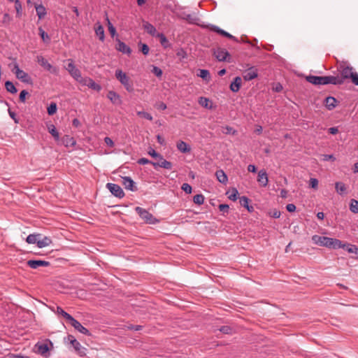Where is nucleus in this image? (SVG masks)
Returning a JSON list of instances; mask_svg holds the SVG:
<instances>
[{
    "label": "nucleus",
    "instance_id": "nucleus-1",
    "mask_svg": "<svg viewBox=\"0 0 358 358\" xmlns=\"http://www.w3.org/2000/svg\"><path fill=\"white\" fill-rule=\"evenodd\" d=\"M312 241L316 245L330 249H338L340 248L341 246V241L339 239L327 236L314 235L312 236Z\"/></svg>",
    "mask_w": 358,
    "mask_h": 358
},
{
    "label": "nucleus",
    "instance_id": "nucleus-2",
    "mask_svg": "<svg viewBox=\"0 0 358 358\" xmlns=\"http://www.w3.org/2000/svg\"><path fill=\"white\" fill-rule=\"evenodd\" d=\"M306 79L308 83L315 85L329 84L336 85L338 83V79L334 78V76H317L310 75L308 76Z\"/></svg>",
    "mask_w": 358,
    "mask_h": 358
},
{
    "label": "nucleus",
    "instance_id": "nucleus-3",
    "mask_svg": "<svg viewBox=\"0 0 358 358\" xmlns=\"http://www.w3.org/2000/svg\"><path fill=\"white\" fill-rule=\"evenodd\" d=\"M115 77L129 92H134L133 83L125 73L118 69L115 71Z\"/></svg>",
    "mask_w": 358,
    "mask_h": 358
},
{
    "label": "nucleus",
    "instance_id": "nucleus-4",
    "mask_svg": "<svg viewBox=\"0 0 358 358\" xmlns=\"http://www.w3.org/2000/svg\"><path fill=\"white\" fill-rule=\"evenodd\" d=\"M356 72L353 71V69L351 66H341V75L334 76V78L338 79V85H341L344 83L345 79L350 78L352 80V78Z\"/></svg>",
    "mask_w": 358,
    "mask_h": 358
},
{
    "label": "nucleus",
    "instance_id": "nucleus-5",
    "mask_svg": "<svg viewBox=\"0 0 358 358\" xmlns=\"http://www.w3.org/2000/svg\"><path fill=\"white\" fill-rule=\"evenodd\" d=\"M48 343H49L51 346L52 345V343L50 340H47L45 342L36 343L34 345V352L45 357H49L50 348Z\"/></svg>",
    "mask_w": 358,
    "mask_h": 358
},
{
    "label": "nucleus",
    "instance_id": "nucleus-6",
    "mask_svg": "<svg viewBox=\"0 0 358 358\" xmlns=\"http://www.w3.org/2000/svg\"><path fill=\"white\" fill-rule=\"evenodd\" d=\"M135 211L148 224H155L159 222L151 213L141 207H136Z\"/></svg>",
    "mask_w": 358,
    "mask_h": 358
},
{
    "label": "nucleus",
    "instance_id": "nucleus-7",
    "mask_svg": "<svg viewBox=\"0 0 358 358\" xmlns=\"http://www.w3.org/2000/svg\"><path fill=\"white\" fill-rule=\"evenodd\" d=\"M36 62L41 65L45 70L50 72L54 75L59 74V69L57 66H54L50 64L48 61L45 59L43 56L38 55L36 57Z\"/></svg>",
    "mask_w": 358,
    "mask_h": 358
},
{
    "label": "nucleus",
    "instance_id": "nucleus-8",
    "mask_svg": "<svg viewBox=\"0 0 358 358\" xmlns=\"http://www.w3.org/2000/svg\"><path fill=\"white\" fill-rule=\"evenodd\" d=\"M13 71H15L14 72L15 73L16 77L22 82L27 84L32 83L31 78L29 76L28 73L21 70L17 64L15 65Z\"/></svg>",
    "mask_w": 358,
    "mask_h": 358
},
{
    "label": "nucleus",
    "instance_id": "nucleus-9",
    "mask_svg": "<svg viewBox=\"0 0 358 358\" xmlns=\"http://www.w3.org/2000/svg\"><path fill=\"white\" fill-rule=\"evenodd\" d=\"M106 187L115 196L118 198L124 197V193L120 185L114 183H107Z\"/></svg>",
    "mask_w": 358,
    "mask_h": 358
},
{
    "label": "nucleus",
    "instance_id": "nucleus-10",
    "mask_svg": "<svg viewBox=\"0 0 358 358\" xmlns=\"http://www.w3.org/2000/svg\"><path fill=\"white\" fill-rule=\"evenodd\" d=\"M69 63L68 64L67 66L66 67V69L68 71L69 74L75 79H78V78H80V76L81 75L80 71L77 69L73 63V61L72 59H69Z\"/></svg>",
    "mask_w": 358,
    "mask_h": 358
},
{
    "label": "nucleus",
    "instance_id": "nucleus-11",
    "mask_svg": "<svg viewBox=\"0 0 358 358\" xmlns=\"http://www.w3.org/2000/svg\"><path fill=\"white\" fill-rule=\"evenodd\" d=\"M340 248L345 250L349 253L354 254L355 257L358 258V247L357 245L341 241Z\"/></svg>",
    "mask_w": 358,
    "mask_h": 358
},
{
    "label": "nucleus",
    "instance_id": "nucleus-12",
    "mask_svg": "<svg viewBox=\"0 0 358 358\" xmlns=\"http://www.w3.org/2000/svg\"><path fill=\"white\" fill-rule=\"evenodd\" d=\"M27 264L30 268L36 269L40 266H48L50 265V262L44 260L30 259L27 261Z\"/></svg>",
    "mask_w": 358,
    "mask_h": 358
},
{
    "label": "nucleus",
    "instance_id": "nucleus-13",
    "mask_svg": "<svg viewBox=\"0 0 358 358\" xmlns=\"http://www.w3.org/2000/svg\"><path fill=\"white\" fill-rule=\"evenodd\" d=\"M257 180L262 187H266L268 185V175L265 170L262 169L258 172Z\"/></svg>",
    "mask_w": 358,
    "mask_h": 358
},
{
    "label": "nucleus",
    "instance_id": "nucleus-14",
    "mask_svg": "<svg viewBox=\"0 0 358 358\" xmlns=\"http://www.w3.org/2000/svg\"><path fill=\"white\" fill-rule=\"evenodd\" d=\"M72 327H74V329L76 330H77L78 331H79L80 333L84 334V335H87V336H90V331L84 327L78 320H76L75 318L73 319V320H72V322H71L70 324Z\"/></svg>",
    "mask_w": 358,
    "mask_h": 358
},
{
    "label": "nucleus",
    "instance_id": "nucleus-15",
    "mask_svg": "<svg viewBox=\"0 0 358 358\" xmlns=\"http://www.w3.org/2000/svg\"><path fill=\"white\" fill-rule=\"evenodd\" d=\"M122 183L124 186V188L129 189L130 191L134 192L137 190V188L135 187V182L130 177H122Z\"/></svg>",
    "mask_w": 358,
    "mask_h": 358
},
{
    "label": "nucleus",
    "instance_id": "nucleus-16",
    "mask_svg": "<svg viewBox=\"0 0 358 358\" xmlns=\"http://www.w3.org/2000/svg\"><path fill=\"white\" fill-rule=\"evenodd\" d=\"M117 43L116 45V49L122 52L123 54H127L129 55L131 53V49L124 42L121 41L119 39H117Z\"/></svg>",
    "mask_w": 358,
    "mask_h": 358
},
{
    "label": "nucleus",
    "instance_id": "nucleus-17",
    "mask_svg": "<svg viewBox=\"0 0 358 358\" xmlns=\"http://www.w3.org/2000/svg\"><path fill=\"white\" fill-rule=\"evenodd\" d=\"M214 55L219 61H227V58L230 57L229 52L222 48H217Z\"/></svg>",
    "mask_w": 358,
    "mask_h": 358
},
{
    "label": "nucleus",
    "instance_id": "nucleus-18",
    "mask_svg": "<svg viewBox=\"0 0 358 358\" xmlns=\"http://www.w3.org/2000/svg\"><path fill=\"white\" fill-rule=\"evenodd\" d=\"M209 28L211 31H213L223 36H225L228 38H230V39H233V40H236V38L232 36L231 34H230L229 33L225 31L224 30L220 29V27H217V26H215V25H210L209 26Z\"/></svg>",
    "mask_w": 358,
    "mask_h": 358
},
{
    "label": "nucleus",
    "instance_id": "nucleus-19",
    "mask_svg": "<svg viewBox=\"0 0 358 358\" xmlns=\"http://www.w3.org/2000/svg\"><path fill=\"white\" fill-rule=\"evenodd\" d=\"M107 97L113 104L120 105L122 103L120 95L114 91H109Z\"/></svg>",
    "mask_w": 358,
    "mask_h": 358
},
{
    "label": "nucleus",
    "instance_id": "nucleus-20",
    "mask_svg": "<svg viewBox=\"0 0 358 358\" xmlns=\"http://www.w3.org/2000/svg\"><path fill=\"white\" fill-rule=\"evenodd\" d=\"M143 28L147 33L152 36H155L158 33L157 32L156 28L150 22L143 21Z\"/></svg>",
    "mask_w": 358,
    "mask_h": 358
},
{
    "label": "nucleus",
    "instance_id": "nucleus-21",
    "mask_svg": "<svg viewBox=\"0 0 358 358\" xmlns=\"http://www.w3.org/2000/svg\"><path fill=\"white\" fill-rule=\"evenodd\" d=\"M176 147L182 153H189L191 151L190 146L183 141H178L176 143Z\"/></svg>",
    "mask_w": 358,
    "mask_h": 358
},
{
    "label": "nucleus",
    "instance_id": "nucleus-22",
    "mask_svg": "<svg viewBox=\"0 0 358 358\" xmlns=\"http://www.w3.org/2000/svg\"><path fill=\"white\" fill-rule=\"evenodd\" d=\"M337 102V100L334 97L329 96L324 99V103L326 108L331 110L336 106Z\"/></svg>",
    "mask_w": 358,
    "mask_h": 358
},
{
    "label": "nucleus",
    "instance_id": "nucleus-23",
    "mask_svg": "<svg viewBox=\"0 0 358 358\" xmlns=\"http://www.w3.org/2000/svg\"><path fill=\"white\" fill-rule=\"evenodd\" d=\"M94 31L99 40L103 41L105 38L104 29L103 26L99 22L95 24Z\"/></svg>",
    "mask_w": 358,
    "mask_h": 358
},
{
    "label": "nucleus",
    "instance_id": "nucleus-24",
    "mask_svg": "<svg viewBox=\"0 0 358 358\" xmlns=\"http://www.w3.org/2000/svg\"><path fill=\"white\" fill-rule=\"evenodd\" d=\"M242 84L241 78L237 76L234 78V81L230 85V90L232 92H236L240 90Z\"/></svg>",
    "mask_w": 358,
    "mask_h": 358
},
{
    "label": "nucleus",
    "instance_id": "nucleus-25",
    "mask_svg": "<svg viewBox=\"0 0 358 358\" xmlns=\"http://www.w3.org/2000/svg\"><path fill=\"white\" fill-rule=\"evenodd\" d=\"M152 166H154L155 169H157V167H161L168 170L171 169L173 167L172 163L166 159H163V161H162V163H152Z\"/></svg>",
    "mask_w": 358,
    "mask_h": 358
},
{
    "label": "nucleus",
    "instance_id": "nucleus-26",
    "mask_svg": "<svg viewBox=\"0 0 358 358\" xmlns=\"http://www.w3.org/2000/svg\"><path fill=\"white\" fill-rule=\"evenodd\" d=\"M152 166H154L155 169H157V167H161L168 170L171 169L173 167L172 163L166 159H163V161H162V163H152Z\"/></svg>",
    "mask_w": 358,
    "mask_h": 358
},
{
    "label": "nucleus",
    "instance_id": "nucleus-27",
    "mask_svg": "<svg viewBox=\"0 0 358 358\" xmlns=\"http://www.w3.org/2000/svg\"><path fill=\"white\" fill-rule=\"evenodd\" d=\"M215 176L217 180L222 184L227 183L228 180L226 173L222 170H217L215 172Z\"/></svg>",
    "mask_w": 358,
    "mask_h": 358
},
{
    "label": "nucleus",
    "instance_id": "nucleus-28",
    "mask_svg": "<svg viewBox=\"0 0 358 358\" xmlns=\"http://www.w3.org/2000/svg\"><path fill=\"white\" fill-rule=\"evenodd\" d=\"M335 189H336V192L340 195L346 194V191H347L346 186L342 182H336L335 183Z\"/></svg>",
    "mask_w": 358,
    "mask_h": 358
},
{
    "label": "nucleus",
    "instance_id": "nucleus-29",
    "mask_svg": "<svg viewBox=\"0 0 358 358\" xmlns=\"http://www.w3.org/2000/svg\"><path fill=\"white\" fill-rule=\"evenodd\" d=\"M71 346L74 348L75 351L80 356H83L85 355V348H83L78 341H74Z\"/></svg>",
    "mask_w": 358,
    "mask_h": 358
},
{
    "label": "nucleus",
    "instance_id": "nucleus-30",
    "mask_svg": "<svg viewBox=\"0 0 358 358\" xmlns=\"http://www.w3.org/2000/svg\"><path fill=\"white\" fill-rule=\"evenodd\" d=\"M36 14L40 20L43 19L45 15H46V9L42 5H36L35 6Z\"/></svg>",
    "mask_w": 358,
    "mask_h": 358
},
{
    "label": "nucleus",
    "instance_id": "nucleus-31",
    "mask_svg": "<svg viewBox=\"0 0 358 358\" xmlns=\"http://www.w3.org/2000/svg\"><path fill=\"white\" fill-rule=\"evenodd\" d=\"M52 243V240L47 236H45L43 239H38L37 246L40 248L50 245Z\"/></svg>",
    "mask_w": 358,
    "mask_h": 358
},
{
    "label": "nucleus",
    "instance_id": "nucleus-32",
    "mask_svg": "<svg viewBox=\"0 0 358 358\" xmlns=\"http://www.w3.org/2000/svg\"><path fill=\"white\" fill-rule=\"evenodd\" d=\"M197 76L206 82L210 81V74L208 70L206 69H200L199 73L197 74Z\"/></svg>",
    "mask_w": 358,
    "mask_h": 358
},
{
    "label": "nucleus",
    "instance_id": "nucleus-33",
    "mask_svg": "<svg viewBox=\"0 0 358 358\" xmlns=\"http://www.w3.org/2000/svg\"><path fill=\"white\" fill-rule=\"evenodd\" d=\"M63 143L65 146H73L76 144L74 138L69 135H66L62 138Z\"/></svg>",
    "mask_w": 358,
    "mask_h": 358
},
{
    "label": "nucleus",
    "instance_id": "nucleus-34",
    "mask_svg": "<svg viewBox=\"0 0 358 358\" xmlns=\"http://www.w3.org/2000/svg\"><path fill=\"white\" fill-rule=\"evenodd\" d=\"M258 76L257 69L254 66L248 68V80L254 79Z\"/></svg>",
    "mask_w": 358,
    "mask_h": 358
},
{
    "label": "nucleus",
    "instance_id": "nucleus-35",
    "mask_svg": "<svg viewBox=\"0 0 358 358\" xmlns=\"http://www.w3.org/2000/svg\"><path fill=\"white\" fill-rule=\"evenodd\" d=\"M226 194L230 200L236 201L238 199V192L236 188H231Z\"/></svg>",
    "mask_w": 358,
    "mask_h": 358
},
{
    "label": "nucleus",
    "instance_id": "nucleus-36",
    "mask_svg": "<svg viewBox=\"0 0 358 358\" xmlns=\"http://www.w3.org/2000/svg\"><path fill=\"white\" fill-rule=\"evenodd\" d=\"M41 236V234H29L27 238H26V241L27 243L29 244H34V243H36L37 244V241H38V237Z\"/></svg>",
    "mask_w": 358,
    "mask_h": 358
},
{
    "label": "nucleus",
    "instance_id": "nucleus-37",
    "mask_svg": "<svg viewBox=\"0 0 358 358\" xmlns=\"http://www.w3.org/2000/svg\"><path fill=\"white\" fill-rule=\"evenodd\" d=\"M5 87H6V90L11 94H15L17 92L14 84L11 81H9V80H8L5 83Z\"/></svg>",
    "mask_w": 358,
    "mask_h": 358
},
{
    "label": "nucleus",
    "instance_id": "nucleus-38",
    "mask_svg": "<svg viewBox=\"0 0 358 358\" xmlns=\"http://www.w3.org/2000/svg\"><path fill=\"white\" fill-rule=\"evenodd\" d=\"M350 210L355 214L358 213V201L357 200L354 199H352L350 200Z\"/></svg>",
    "mask_w": 358,
    "mask_h": 358
},
{
    "label": "nucleus",
    "instance_id": "nucleus-39",
    "mask_svg": "<svg viewBox=\"0 0 358 358\" xmlns=\"http://www.w3.org/2000/svg\"><path fill=\"white\" fill-rule=\"evenodd\" d=\"M15 3V8L16 10V15L17 17H20L22 16V7L21 2L19 0H15L13 1Z\"/></svg>",
    "mask_w": 358,
    "mask_h": 358
},
{
    "label": "nucleus",
    "instance_id": "nucleus-40",
    "mask_svg": "<svg viewBox=\"0 0 358 358\" xmlns=\"http://www.w3.org/2000/svg\"><path fill=\"white\" fill-rule=\"evenodd\" d=\"M87 87L97 92H99L101 90V85L96 83L92 78L88 80Z\"/></svg>",
    "mask_w": 358,
    "mask_h": 358
},
{
    "label": "nucleus",
    "instance_id": "nucleus-41",
    "mask_svg": "<svg viewBox=\"0 0 358 358\" xmlns=\"http://www.w3.org/2000/svg\"><path fill=\"white\" fill-rule=\"evenodd\" d=\"M198 102L201 106H203L204 108H211V106H209L210 101L208 98L201 96V97H199Z\"/></svg>",
    "mask_w": 358,
    "mask_h": 358
},
{
    "label": "nucleus",
    "instance_id": "nucleus-42",
    "mask_svg": "<svg viewBox=\"0 0 358 358\" xmlns=\"http://www.w3.org/2000/svg\"><path fill=\"white\" fill-rule=\"evenodd\" d=\"M38 31H39V35L41 36L42 40L44 42L49 43L50 41V36H48V34L47 33H45V31L41 27H39Z\"/></svg>",
    "mask_w": 358,
    "mask_h": 358
},
{
    "label": "nucleus",
    "instance_id": "nucleus-43",
    "mask_svg": "<svg viewBox=\"0 0 358 358\" xmlns=\"http://www.w3.org/2000/svg\"><path fill=\"white\" fill-rule=\"evenodd\" d=\"M57 104L55 102H52L48 107V113L49 115H52L57 112Z\"/></svg>",
    "mask_w": 358,
    "mask_h": 358
},
{
    "label": "nucleus",
    "instance_id": "nucleus-44",
    "mask_svg": "<svg viewBox=\"0 0 358 358\" xmlns=\"http://www.w3.org/2000/svg\"><path fill=\"white\" fill-rule=\"evenodd\" d=\"M193 201L194 203L198 205H201L204 202V196L203 194H196L193 198Z\"/></svg>",
    "mask_w": 358,
    "mask_h": 358
},
{
    "label": "nucleus",
    "instance_id": "nucleus-45",
    "mask_svg": "<svg viewBox=\"0 0 358 358\" xmlns=\"http://www.w3.org/2000/svg\"><path fill=\"white\" fill-rule=\"evenodd\" d=\"M155 36L159 38L160 43H161V44L163 46H164V47L166 46V45L168 44L169 41H168L166 37L164 36V34L158 33Z\"/></svg>",
    "mask_w": 358,
    "mask_h": 358
},
{
    "label": "nucleus",
    "instance_id": "nucleus-46",
    "mask_svg": "<svg viewBox=\"0 0 358 358\" xmlns=\"http://www.w3.org/2000/svg\"><path fill=\"white\" fill-rule=\"evenodd\" d=\"M184 19L192 24L196 23V20H198V18L195 15L191 14L186 15L184 17Z\"/></svg>",
    "mask_w": 358,
    "mask_h": 358
},
{
    "label": "nucleus",
    "instance_id": "nucleus-47",
    "mask_svg": "<svg viewBox=\"0 0 358 358\" xmlns=\"http://www.w3.org/2000/svg\"><path fill=\"white\" fill-rule=\"evenodd\" d=\"M49 132L52 134V136L56 139L58 140L59 138V133L57 131L54 125H51L49 127Z\"/></svg>",
    "mask_w": 358,
    "mask_h": 358
},
{
    "label": "nucleus",
    "instance_id": "nucleus-48",
    "mask_svg": "<svg viewBox=\"0 0 358 358\" xmlns=\"http://www.w3.org/2000/svg\"><path fill=\"white\" fill-rule=\"evenodd\" d=\"M222 131L223 134H235L236 131L229 126L222 127Z\"/></svg>",
    "mask_w": 358,
    "mask_h": 358
},
{
    "label": "nucleus",
    "instance_id": "nucleus-49",
    "mask_svg": "<svg viewBox=\"0 0 358 358\" xmlns=\"http://www.w3.org/2000/svg\"><path fill=\"white\" fill-rule=\"evenodd\" d=\"M106 20L108 21V31H109L111 36L113 37L116 34V29L113 27V25L111 24V22H110L108 17H106Z\"/></svg>",
    "mask_w": 358,
    "mask_h": 358
},
{
    "label": "nucleus",
    "instance_id": "nucleus-50",
    "mask_svg": "<svg viewBox=\"0 0 358 358\" xmlns=\"http://www.w3.org/2000/svg\"><path fill=\"white\" fill-rule=\"evenodd\" d=\"M137 115L138 116L144 117V118H145V119H147L148 120H150V121L152 120V116L150 113H148L147 112L138 111V112H137Z\"/></svg>",
    "mask_w": 358,
    "mask_h": 358
},
{
    "label": "nucleus",
    "instance_id": "nucleus-51",
    "mask_svg": "<svg viewBox=\"0 0 358 358\" xmlns=\"http://www.w3.org/2000/svg\"><path fill=\"white\" fill-rule=\"evenodd\" d=\"M90 78L87 77L83 78L80 75V78H78V79H76V80L84 86H87L88 80H90Z\"/></svg>",
    "mask_w": 358,
    "mask_h": 358
},
{
    "label": "nucleus",
    "instance_id": "nucleus-52",
    "mask_svg": "<svg viewBox=\"0 0 358 358\" xmlns=\"http://www.w3.org/2000/svg\"><path fill=\"white\" fill-rule=\"evenodd\" d=\"M309 186L311 188L314 189H317V187H318V180L316 179V178H310V181H309Z\"/></svg>",
    "mask_w": 358,
    "mask_h": 358
},
{
    "label": "nucleus",
    "instance_id": "nucleus-53",
    "mask_svg": "<svg viewBox=\"0 0 358 358\" xmlns=\"http://www.w3.org/2000/svg\"><path fill=\"white\" fill-rule=\"evenodd\" d=\"M181 189L187 194H190L192 190V187L188 183H183Z\"/></svg>",
    "mask_w": 358,
    "mask_h": 358
},
{
    "label": "nucleus",
    "instance_id": "nucleus-54",
    "mask_svg": "<svg viewBox=\"0 0 358 358\" xmlns=\"http://www.w3.org/2000/svg\"><path fill=\"white\" fill-rule=\"evenodd\" d=\"M140 45H141V51L144 55H147L150 50L148 45L145 43H140Z\"/></svg>",
    "mask_w": 358,
    "mask_h": 358
},
{
    "label": "nucleus",
    "instance_id": "nucleus-55",
    "mask_svg": "<svg viewBox=\"0 0 358 358\" xmlns=\"http://www.w3.org/2000/svg\"><path fill=\"white\" fill-rule=\"evenodd\" d=\"M28 94H29V93L27 91H26V90L21 91L20 96H19L20 101L22 103H24L26 101V96Z\"/></svg>",
    "mask_w": 358,
    "mask_h": 358
},
{
    "label": "nucleus",
    "instance_id": "nucleus-56",
    "mask_svg": "<svg viewBox=\"0 0 358 358\" xmlns=\"http://www.w3.org/2000/svg\"><path fill=\"white\" fill-rule=\"evenodd\" d=\"M137 163L141 165H145L148 164H151L152 165L153 162L150 161L146 158H141L138 160Z\"/></svg>",
    "mask_w": 358,
    "mask_h": 358
},
{
    "label": "nucleus",
    "instance_id": "nucleus-57",
    "mask_svg": "<svg viewBox=\"0 0 358 358\" xmlns=\"http://www.w3.org/2000/svg\"><path fill=\"white\" fill-rule=\"evenodd\" d=\"M152 71L157 77H160L162 75V69L157 66H154Z\"/></svg>",
    "mask_w": 358,
    "mask_h": 358
},
{
    "label": "nucleus",
    "instance_id": "nucleus-58",
    "mask_svg": "<svg viewBox=\"0 0 358 358\" xmlns=\"http://www.w3.org/2000/svg\"><path fill=\"white\" fill-rule=\"evenodd\" d=\"M229 209V206L227 204H220L219 206V210L223 213H228Z\"/></svg>",
    "mask_w": 358,
    "mask_h": 358
},
{
    "label": "nucleus",
    "instance_id": "nucleus-59",
    "mask_svg": "<svg viewBox=\"0 0 358 358\" xmlns=\"http://www.w3.org/2000/svg\"><path fill=\"white\" fill-rule=\"evenodd\" d=\"M12 18L8 13H5L3 16L2 22L3 23H9L11 21Z\"/></svg>",
    "mask_w": 358,
    "mask_h": 358
},
{
    "label": "nucleus",
    "instance_id": "nucleus-60",
    "mask_svg": "<svg viewBox=\"0 0 358 358\" xmlns=\"http://www.w3.org/2000/svg\"><path fill=\"white\" fill-rule=\"evenodd\" d=\"M148 155H150L152 157L157 159V157H159V153L157 152L154 149L151 148L148 151Z\"/></svg>",
    "mask_w": 358,
    "mask_h": 358
},
{
    "label": "nucleus",
    "instance_id": "nucleus-61",
    "mask_svg": "<svg viewBox=\"0 0 358 358\" xmlns=\"http://www.w3.org/2000/svg\"><path fill=\"white\" fill-rule=\"evenodd\" d=\"M52 310L58 315H62L64 313V310L59 306H57L56 309H54V308H52Z\"/></svg>",
    "mask_w": 358,
    "mask_h": 358
},
{
    "label": "nucleus",
    "instance_id": "nucleus-62",
    "mask_svg": "<svg viewBox=\"0 0 358 358\" xmlns=\"http://www.w3.org/2000/svg\"><path fill=\"white\" fill-rule=\"evenodd\" d=\"M286 209L289 213H293L296 210V206L294 203H289L286 206Z\"/></svg>",
    "mask_w": 358,
    "mask_h": 358
},
{
    "label": "nucleus",
    "instance_id": "nucleus-63",
    "mask_svg": "<svg viewBox=\"0 0 358 358\" xmlns=\"http://www.w3.org/2000/svg\"><path fill=\"white\" fill-rule=\"evenodd\" d=\"M62 316L64 318H65L69 322V324H71L72 320H73V319H74L70 314H69L66 311L64 312V313Z\"/></svg>",
    "mask_w": 358,
    "mask_h": 358
},
{
    "label": "nucleus",
    "instance_id": "nucleus-64",
    "mask_svg": "<svg viewBox=\"0 0 358 358\" xmlns=\"http://www.w3.org/2000/svg\"><path fill=\"white\" fill-rule=\"evenodd\" d=\"M231 328L229 327V326H224V327H222L220 329V331L224 334H230L231 332Z\"/></svg>",
    "mask_w": 358,
    "mask_h": 358
}]
</instances>
